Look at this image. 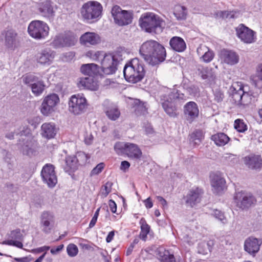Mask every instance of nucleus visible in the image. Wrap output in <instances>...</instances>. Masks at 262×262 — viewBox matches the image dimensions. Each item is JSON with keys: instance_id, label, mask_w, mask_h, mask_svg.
Here are the masks:
<instances>
[{"instance_id": "nucleus-61", "label": "nucleus", "mask_w": 262, "mask_h": 262, "mask_svg": "<svg viewBox=\"0 0 262 262\" xmlns=\"http://www.w3.org/2000/svg\"><path fill=\"white\" fill-rule=\"evenodd\" d=\"M240 15L239 11H228V18H235L238 17Z\"/></svg>"}, {"instance_id": "nucleus-56", "label": "nucleus", "mask_w": 262, "mask_h": 262, "mask_svg": "<svg viewBox=\"0 0 262 262\" xmlns=\"http://www.w3.org/2000/svg\"><path fill=\"white\" fill-rule=\"evenodd\" d=\"M50 248V247L49 246H44L39 248L32 249L30 251L33 253H39L43 251H47L49 250Z\"/></svg>"}, {"instance_id": "nucleus-14", "label": "nucleus", "mask_w": 262, "mask_h": 262, "mask_svg": "<svg viewBox=\"0 0 262 262\" xmlns=\"http://www.w3.org/2000/svg\"><path fill=\"white\" fill-rule=\"evenodd\" d=\"M59 102V98L57 94H53L46 96L43 100L40 112L44 116H48L55 111V108Z\"/></svg>"}, {"instance_id": "nucleus-34", "label": "nucleus", "mask_w": 262, "mask_h": 262, "mask_svg": "<svg viewBox=\"0 0 262 262\" xmlns=\"http://www.w3.org/2000/svg\"><path fill=\"white\" fill-rule=\"evenodd\" d=\"M105 113L108 118L113 121L117 120L120 116V112L118 106L113 103L106 107Z\"/></svg>"}, {"instance_id": "nucleus-47", "label": "nucleus", "mask_w": 262, "mask_h": 262, "mask_svg": "<svg viewBox=\"0 0 262 262\" xmlns=\"http://www.w3.org/2000/svg\"><path fill=\"white\" fill-rule=\"evenodd\" d=\"M67 251L69 256L70 257H74L77 255L78 249L75 244H70L67 246Z\"/></svg>"}, {"instance_id": "nucleus-10", "label": "nucleus", "mask_w": 262, "mask_h": 262, "mask_svg": "<svg viewBox=\"0 0 262 262\" xmlns=\"http://www.w3.org/2000/svg\"><path fill=\"white\" fill-rule=\"evenodd\" d=\"M68 104L70 112L76 115L84 113L88 106L86 98L80 94L72 95L69 99Z\"/></svg>"}, {"instance_id": "nucleus-7", "label": "nucleus", "mask_w": 262, "mask_h": 262, "mask_svg": "<svg viewBox=\"0 0 262 262\" xmlns=\"http://www.w3.org/2000/svg\"><path fill=\"white\" fill-rule=\"evenodd\" d=\"M111 15L114 23L119 26L130 24L133 19V13L131 11L122 10L117 5L114 6L111 9Z\"/></svg>"}, {"instance_id": "nucleus-8", "label": "nucleus", "mask_w": 262, "mask_h": 262, "mask_svg": "<svg viewBox=\"0 0 262 262\" xmlns=\"http://www.w3.org/2000/svg\"><path fill=\"white\" fill-rule=\"evenodd\" d=\"M21 80L25 84L31 88L35 96H40L45 89L46 85L43 81L34 74H25L22 76Z\"/></svg>"}, {"instance_id": "nucleus-1", "label": "nucleus", "mask_w": 262, "mask_h": 262, "mask_svg": "<svg viewBox=\"0 0 262 262\" xmlns=\"http://www.w3.org/2000/svg\"><path fill=\"white\" fill-rule=\"evenodd\" d=\"M139 53L145 62L152 66L163 62L166 56L165 48L158 41L152 39L142 43Z\"/></svg>"}, {"instance_id": "nucleus-48", "label": "nucleus", "mask_w": 262, "mask_h": 262, "mask_svg": "<svg viewBox=\"0 0 262 262\" xmlns=\"http://www.w3.org/2000/svg\"><path fill=\"white\" fill-rule=\"evenodd\" d=\"M10 239L13 240H20L22 241L23 238V235L21 233L19 229H16L13 231H11L9 234Z\"/></svg>"}, {"instance_id": "nucleus-49", "label": "nucleus", "mask_w": 262, "mask_h": 262, "mask_svg": "<svg viewBox=\"0 0 262 262\" xmlns=\"http://www.w3.org/2000/svg\"><path fill=\"white\" fill-rule=\"evenodd\" d=\"M20 240L7 239L4 242V244L8 246H14L23 249V244Z\"/></svg>"}, {"instance_id": "nucleus-54", "label": "nucleus", "mask_w": 262, "mask_h": 262, "mask_svg": "<svg viewBox=\"0 0 262 262\" xmlns=\"http://www.w3.org/2000/svg\"><path fill=\"white\" fill-rule=\"evenodd\" d=\"M141 224V231L149 233V226L146 224L145 220L144 219H142L140 221Z\"/></svg>"}, {"instance_id": "nucleus-18", "label": "nucleus", "mask_w": 262, "mask_h": 262, "mask_svg": "<svg viewBox=\"0 0 262 262\" xmlns=\"http://www.w3.org/2000/svg\"><path fill=\"white\" fill-rule=\"evenodd\" d=\"M261 244L262 239L250 236L245 239L244 249L249 254L254 256L259 251Z\"/></svg>"}, {"instance_id": "nucleus-23", "label": "nucleus", "mask_w": 262, "mask_h": 262, "mask_svg": "<svg viewBox=\"0 0 262 262\" xmlns=\"http://www.w3.org/2000/svg\"><path fill=\"white\" fill-rule=\"evenodd\" d=\"M55 56V52L49 49H46L39 53L37 56V61L43 65H50Z\"/></svg>"}, {"instance_id": "nucleus-2", "label": "nucleus", "mask_w": 262, "mask_h": 262, "mask_svg": "<svg viewBox=\"0 0 262 262\" xmlns=\"http://www.w3.org/2000/svg\"><path fill=\"white\" fill-rule=\"evenodd\" d=\"M142 30L151 34H160L165 28V21L158 14L153 12L142 14L139 19Z\"/></svg>"}, {"instance_id": "nucleus-32", "label": "nucleus", "mask_w": 262, "mask_h": 262, "mask_svg": "<svg viewBox=\"0 0 262 262\" xmlns=\"http://www.w3.org/2000/svg\"><path fill=\"white\" fill-rule=\"evenodd\" d=\"M142 151L138 146L134 143L128 142L126 148L125 154L129 158L139 159L141 157Z\"/></svg>"}, {"instance_id": "nucleus-52", "label": "nucleus", "mask_w": 262, "mask_h": 262, "mask_svg": "<svg viewBox=\"0 0 262 262\" xmlns=\"http://www.w3.org/2000/svg\"><path fill=\"white\" fill-rule=\"evenodd\" d=\"M104 167V164L103 163H100L94 167L91 172L90 175L91 176L97 175L100 173Z\"/></svg>"}, {"instance_id": "nucleus-38", "label": "nucleus", "mask_w": 262, "mask_h": 262, "mask_svg": "<svg viewBox=\"0 0 262 262\" xmlns=\"http://www.w3.org/2000/svg\"><path fill=\"white\" fill-rule=\"evenodd\" d=\"M252 84L259 89L262 88V64L256 68V76L252 79Z\"/></svg>"}, {"instance_id": "nucleus-12", "label": "nucleus", "mask_w": 262, "mask_h": 262, "mask_svg": "<svg viewBox=\"0 0 262 262\" xmlns=\"http://www.w3.org/2000/svg\"><path fill=\"white\" fill-rule=\"evenodd\" d=\"M103 59L101 61L102 71L105 74L114 73L117 70L118 59L116 55L112 54H103Z\"/></svg>"}, {"instance_id": "nucleus-40", "label": "nucleus", "mask_w": 262, "mask_h": 262, "mask_svg": "<svg viewBox=\"0 0 262 262\" xmlns=\"http://www.w3.org/2000/svg\"><path fill=\"white\" fill-rule=\"evenodd\" d=\"M203 138V132L201 130H196L190 135V141L195 145H199Z\"/></svg>"}, {"instance_id": "nucleus-43", "label": "nucleus", "mask_w": 262, "mask_h": 262, "mask_svg": "<svg viewBox=\"0 0 262 262\" xmlns=\"http://www.w3.org/2000/svg\"><path fill=\"white\" fill-rule=\"evenodd\" d=\"M85 55L93 61H98L100 57L103 56V52L100 51L89 50L85 53Z\"/></svg>"}, {"instance_id": "nucleus-53", "label": "nucleus", "mask_w": 262, "mask_h": 262, "mask_svg": "<svg viewBox=\"0 0 262 262\" xmlns=\"http://www.w3.org/2000/svg\"><path fill=\"white\" fill-rule=\"evenodd\" d=\"M201 77L203 79H206L212 76L211 71L208 68H203L201 71Z\"/></svg>"}, {"instance_id": "nucleus-41", "label": "nucleus", "mask_w": 262, "mask_h": 262, "mask_svg": "<svg viewBox=\"0 0 262 262\" xmlns=\"http://www.w3.org/2000/svg\"><path fill=\"white\" fill-rule=\"evenodd\" d=\"M133 107L137 115L145 114L147 112V109L144 103L138 99L134 101Z\"/></svg>"}, {"instance_id": "nucleus-24", "label": "nucleus", "mask_w": 262, "mask_h": 262, "mask_svg": "<svg viewBox=\"0 0 262 262\" xmlns=\"http://www.w3.org/2000/svg\"><path fill=\"white\" fill-rule=\"evenodd\" d=\"M199 110L197 104L193 101L187 103L184 106V114L187 119L192 122L199 116Z\"/></svg>"}, {"instance_id": "nucleus-59", "label": "nucleus", "mask_w": 262, "mask_h": 262, "mask_svg": "<svg viewBox=\"0 0 262 262\" xmlns=\"http://www.w3.org/2000/svg\"><path fill=\"white\" fill-rule=\"evenodd\" d=\"M63 247H64V246L63 244L60 245L56 248H52L51 249L50 252L52 254L56 255L61 251V250L63 248Z\"/></svg>"}, {"instance_id": "nucleus-44", "label": "nucleus", "mask_w": 262, "mask_h": 262, "mask_svg": "<svg viewBox=\"0 0 262 262\" xmlns=\"http://www.w3.org/2000/svg\"><path fill=\"white\" fill-rule=\"evenodd\" d=\"M75 156L79 165H84L90 158V157L83 151L78 152Z\"/></svg>"}, {"instance_id": "nucleus-46", "label": "nucleus", "mask_w": 262, "mask_h": 262, "mask_svg": "<svg viewBox=\"0 0 262 262\" xmlns=\"http://www.w3.org/2000/svg\"><path fill=\"white\" fill-rule=\"evenodd\" d=\"M212 215L223 224L227 223V220L225 216L224 213L219 210H214L213 211Z\"/></svg>"}, {"instance_id": "nucleus-16", "label": "nucleus", "mask_w": 262, "mask_h": 262, "mask_svg": "<svg viewBox=\"0 0 262 262\" xmlns=\"http://www.w3.org/2000/svg\"><path fill=\"white\" fill-rule=\"evenodd\" d=\"M234 199L236 206L243 209L250 207L256 202L252 194L245 192L236 193Z\"/></svg>"}, {"instance_id": "nucleus-58", "label": "nucleus", "mask_w": 262, "mask_h": 262, "mask_svg": "<svg viewBox=\"0 0 262 262\" xmlns=\"http://www.w3.org/2000/svg\"><path fill=\"white\" fill-rule=\"evenodd\" d=\"M94 137L91 134L86 133L84 137V142L86 145H91L93 141Z\"/></svg>"}, {"instance_id": "nucleus-22", "label": "nucleus", "mask_w": 262, "mask_h": 262, "mask_svg": "<svg viewBox=\"0 0 262 262\" xmlns=\"http://www.w3.org/2000/svg\"><path fill=\"white\" fill-rule=\"evenodd\" d=\"M204 192L202 188L195 187L192 188L187 195L186 203L193 207L200 202Z\"/></svg>"}, {"instance_id": "nucleus-63", "label": "nucleus", "mask_w": 262, "mask_h": 262, "mask_svg": "<svg viewBox=\"0 0 262 262\" xmlns=\"http://www.w3.org/2000/svg\"><path fill=\"white\" fill-rule=\"evenodd\" d=\"M130 166V163L127 161H123L121 163L120 169L125 171L129 168Z\"/></svg>"}, {"instance_id": "nucleus-42", "label": "nucleus", "mask_w": 262, "mask_h": 262, "mask_svg": "<svg viewBox=\"0 0 262 262\" xmlns=\"http://www.w3.org/2000/svg\"><path fill=\"white\" fill-rule=\"evenodd\" d=\"M128 142H117L114 146V150L118 155L125 154L126 148Z\"/></svg>"}, {"instance_id": "nucleus-35", "label": "nucleus", "mask_w": 262, "mask_h": 262, "mask_svg": "<svg viewBox=\"0 0 262 262\" xmlns=\"http://www.w3.org/2000/svg\"><path fill=\"white\" fill-rule=\"evenodd\" d=\"M157 252L158 258L161 262H176L174 256L163 248H159Z\"/></svg>"}, {"instance_id": "nucleus-45", "label": "nucleus", "mask_w": 262, "mask_h": 262, "mask_svg": "<svg viewBox=\"0 0 262 262\" xmlns=\"http://www.w3.org/2000/svg\"><path fill=\"white\" fill-rule=\"evenodd\" d=\"M234 128L238 132H244L247 129L246 124L243 120L236 119L234 121Z\"/></svg>"}, {"instance_id": "nucleus-30", "label": "nucleus", "mask_w": 262, "mask_h": 262, "mask_svg": "<svg viewBox=\"0 0 262 262\" xmlns=\"http://www.w3.org/2000/svg\"><path fill=\"white\" fill-rule=\"evenodd\" d=\"M244 162L249 168L251 169H258L262 167V159L260 156L251 155L246 157Z\"/></svg>"}, {"instance_id": "nucleus-28", "label": "nucleus", "mask_w": 262, "mask_h": 262, "mask_svg": "<svg viewBox=\"0 0 262 262\" xmlns=\"http://www.w3.org/2000/svg\"><path fill=\"white\" fill-rule=\"evenodd\" d=\"M77 86L81 89H85L92 91H96L98 89L97 83L94 81L93 78L90 77L79 78Z\"/></svg>"}, {"instance_id": "nucleus-19", "label": "nucleus", "mask_w": 262, "mask_h": 262, "mask_svg": "<svg viewBox=\"0 0 262 262\" xmlns=\"http://www.w3.org/2000/svg\"><path fill=\"white\" fill-rule=\"evenodd\" d=\"M80 43L86 47L95 46L101 42L100 36L94 32H86L80 37Z\"/></svg>"}, {"instance_id": "nucleus-4", "label": "nucleus", "mask_w": 262, "mask_h": 262, "mask_svg": "<svg viewBox=\"0 0 262 262\" xmlns=\"http://www.w3.org/2000/svg\"><path fill=\"white\" fill-rule=\"evenodd\" d=\"M103 7L96 1H89L84 3L81 8V15L84 20L93 23L100 18Z\"/></svg>"}, {"instance_id": "nucleus-11", "label": "nucleus", "mask_w": 262, "mask_h": 262, "mask_svg": "<svg viewBox=\"0 0 262 262\" xmlns=\"http://www.w3.org/2000/svg\"><path fill=\"white\" fill-rule=\"evenodd\" d=\"M77 41L76 36L71 32H67L56 35L51 44L55 48L74 46Z\"/></svg>"}, {"instance_id": "nucleus-26", "label": "nucleus", "mask_w": 262, "mask_h": 262, "mask_svg": "<svg viewBox=\"0 0 262 262\" xmlns=\"http://www.w3.org/2000/svg\"><path fill=\"white\" fill-rule=\"evenodd\" d=\"M41 15L49 19H53L55 16V11L50 0H46L42 2L39 8Z\"/></svg>"}, {"instance_id": "nucleus-25", "label": "nucleus", "mask_w": 262, "mask_h": 262, "mask_svg": "<svg viewBox=\"0 0 262 262\" xmlns=\"http://www.w3.org/2000/svg\"><path fill=\"white\" fill-rule=\"evenodd\" d=\"M196 52L198 55L200 56V59L204 62L209 63L214 58L213 51L205 45H200L198 48Z\"/></svg>"}, {"instance_id": "nucleus-55", "label": "nucleus", "mask_w": 262, "mask_h": 262, "mask_svg": "<svg viewBox=\"0 0 262 262\" xmlns=\"http://www.w3.org/2000/svg\"><path fill=\"white\" fill-rule=\"evenodd\" d=\"M22 152L24 155H30L33 152V150L30 146V143L24 145L22 147Z\"/></svg>"}, {"instance_id": "nucleus-29", "label": "nucleus", "mask_w": 262, "mask_h": 262, "mask_svg": "<svg viewBox=\"0 0 262 262\" xmlns=\"http://www.w3.org/2000/svg\"><path fill=\"white\" fill-rule=\"evenodd\" d=\"M5 40V44L9 48L16 47L19 42L17 33L13 30H8L6 32Z\"/></svg>"}, {"instance_id": "nucleus-5", "label": "nucleus", "mask_w": 262, "mask_h": 262, "mask_svg": "<svg viewBox=\"0 0 262 262\" xmlns=\"http://www.w3.org/2000/svg\"><path fill=\"white\" fill-rule=\"evenodd\" d=\"M234 90L232 98L235 103L239 105L247 106L251 103L252 96L247 90L248 88L241 82H235L233 85Z\"/></svg>"}, {"instance_id": "nucleus-17", "label": "nucleus", "mask_w": 262, "mask_h": 262, "mask_svg": "<svg viewBox=\"0 0 262 262\" xmlns=\"http://www.w3.org/2000/svg\"><path fill=\"white\" fill-rule=\"evenodd\" d=\"M40 219L42 231L46 234L50 233L54 224V213L49 211H45L41 213Z\"/></svg>"}, {"instance_id": "nucleus-6", "label": "nucleus", "mask_w": 262, "mask_h": 262, "mask_svg": "<svg viewBox=\"0 0 262 262\" xmlns=\"http://www.w3.org/2000/svg\"><path fill=\"white\" fill-rule=\"evenodd\" d=\"M49 27L41 20L32 21L28 27V32L30 36L36 39H42L49 35Z\"/></svg>"}, {"instance_id": "nucleus-37", "label": "nucleus", "mask_w": 262, "mask_h": 262, "mask_svg": "<svg viewBox=\"0 0 262 262\" xmlns=\"http://www.w3.org/2000/svg\"><path fill=\"white\" fill-rule=\"evenodd\" d=\"M211 139L216 145L222 146L227 144L230 139L224 133H219L212 136Z\"/></svg>"}, {"instance_id": "nucleus-21", "label": "nucleus", "mask_w": 262, "mask_h": 262, "mask_svg": "<svg viewBox=\"0 0 262 262\" xmlns=\"http://www.w3.org/2000/svg\"><path fill=\"white\" fill-rule=\"evenodd\" d=\"M220 58L222 62L229 65H234L239 61L238 54L230 50H222L220 53Z\"/></svg>"}, {"instance_id": "nucleus-20", "label": "nucleus", "mask_w": 262, "mask_h": 262, "mask_svg": "<svg viewBox=\"0 0 262 262\" xmlns=\"http://www.w3.org/2000/svg\"><path fill=\"white\" fill-rule=\"evenodd\" d=\"M210 182L214 193L220 194L224 191L226 182L221 175L212 173L210 176Z\"/></svg>"}, {"instance_id": "nucleus-62", "label": "nucleus", "mask_w": 262, "mask_h": 262, "mask_svg": "<svg viewBox=\"0 0 262 262\" xmlns=\"http://www.w3.org/2000/svg\"><path fill=\"white\" fill-rule=\"evenodd\" d=\"M109 207L113 213H116L117 210V205L112 200H110L108 202Z\"/></svg>"}, {"instance_id": "nucleus-31", "label": "nucleus", "mask_w": 262, "mask_h": 262, "mask_svg": "<svg viewBox=\"0 0 262 262\" xmlns=\"http://www.w3.org/2000/svg\"><path fill=\"white\" fill-rule=\"evenodd\" d=\"M171 48L178 52H182L186 48V45L184 39L178 36L172 37L169 41Z\"/></svg>"}, {"instance_id": "nucleus-15", "label": "nucleus", "mask_w": 262, "mask_h": 262, "mask_svg": "<svg viewBox=\"0 0 262 262\" xmlns=\"http://www.w3.org/2000/svg\"><path fill=\"white\" fill-rule=\"evenodd\" d=\"M237 37L244 42L251 43L256 41V33L252 30L241 24L236 28Z\"/></svg>"}, {"instance_id": "nucleus-13", "label": "nucleus", "mask_w": 262, "mask_h": 262, "mask_svg": "<svg viewBox=\"0 0 262 262\" xmlns=\"http://www.w3.org/2000/svg\"><path fill=\"white\" fill-rule=\"evenodd\" d=\"M41 177L43 182L50 188L54 187L57 183L55 167L51 164H47L42 167Z\"/></svg>"}, {"instance_id": "nucleus-9", "label": "nucleus", "mask_w": 262, "mask_h": 262, "mask_svg": "<svg viewBox=\"0 0 262 262\" xmlns=\"http://www.w3.org/2000/svg\"><path fill=\"white\" fill-rule=\"evenodd\" d=\"M167 91H170L168 89H166ZM175 90L173 92H167L168 95H162L161 96V101L162 107L165 112L170 117H176L177 108L174 103V99L179 98V95L178 92L174 93Z\"/></svg>"}, {"instance_id": "nucleus-39", "label": "nucleus", "mask_w": 262, "mask_h": 262, "mask_svg": "<svg viewBox=\"0 0 262 262\" xmlns=\"http://www.w3.org/2000/svg\"><path fill=\"white\" fill-rule=\"evenodd\" d=\"M173 14L178 19H184L186 18L187 15L186 8L180 5L176 6Z\"/></svg>"}, {"instance_id": "nucleus-57", "label": "nucleus", "mask_w": 262, "mask_h": 262, "mask_svg": "<svg viewBox=\"0 0 262 262\" xmlns=\"http://www.w3.org/2000/svg\"><path fill=\"white\" fill-rule=\"evenodd\" d=\"M214 99L217 102H220L221 101L224 97L223 94L221 92V91L216 90L214 93Z\"/></svg>"}, {"instance_id": "nucleus-3", "label": "nucleus", "mask_w": 262, "mask_h": 262, "mask_svg": "<svg viewBox=\"0 0 262 262\" xmlns=\"http://www.w3.org/2000/svg\"><path fill=\"white\" fill-rule=\"evenodd\" d=\"M123 73L126 80L129 82L136 83L143 78L144 70L139 60L137 58H134L126 64Z\"/></svg>"}, {"instance_id": "nucleus-60", "label": "nucleus", "mask_w": 262, "mask_h": 262, "mask_svg": "<svg viewBox=\"0 0 262 262\" xmlns=\"http://www.w3.org/2000/svg\"><path fill=\"white\" fill-rule=\"evenodd\" d=\"M14 260L18 262H30L32 261V258L31 257V256L29 255L20 258L15 257L14 258Z\"/></svg>"}, {"instance_id": "nucleus-50", "label": "nucleus", "mask_w": 262, "mask_h": 262, "mask_svg": "<svg viewBox=\"0 0 262 262\" xmlns=\"http://www.w3.org/2000/svg\"><path fill=\"white\" fill-rule=\"evenodd\" d=\"M112 185L113 184L112 182H106L105 184L101 188V194L103 195L104 197H106L108 194V193L111 192Z\"/></svg>"}, {"instance_id": "nucleus-64", "label": "nucleus", "mask_w": 262, "mask_h": 262, "mask_svg": "<svg viewBox=\"0 0 262 262\" xmlns=\"http://www.w3.org/2000/svg\"><path fill=\"white\" fill-rule=\"evenodd\" d=\"M217 15L222 18H228V11H221L217 12Z\"/></svg>"}, {"instance_id": "nucleus-51", "label": "nucleus", "mask_w": 262, "mask_h": 262, "mask_svg": "<svg viewBox=\"0 0 262 262\" xmlns=\"http://www.w3.org/2000/svg\"><path fill=\"white\" fill-rule=\"evenodd\" d=\"M28 122L34 128H36L40 122V118L39 116H33L28 119Z\"/></svg>"}, {"instance_id": "nucleus-36", "label": "nucleus", "mask_w": 262, "mask_h": 262, "mask_svg": "<svg viewBox=\"0 0 262 262\" xmlns=\"http://www.w3.org/2000/svg\"><path fill=\"white\" fill-rule=\"evenodd\" d=\"M66 166L64 169L67 172L74 171L79 166L76 157L75 156H69L66 158Z\"/></svg>"}, {"instance_id": "nucleus-33", "label": "nucleus", "mask_w": 262, "mask_h": 262, "mask_svg": "<svg viewBox=\"0 0 262 262\" xmlns=\"http://www.w3.org/2000/svg\"><path fill=\"white\" fill-rule=\"evenodd\" d=\"M80 71L83 74L91 77L99 73V68L98 66L95 63L84 64L81 66Z\"/></svg>"}, {"instance_id": "nucleus-27", "label": "nucleus", "mask_w": 262, "mask_h": 262, "mask_svg": "<svg viewBox=\"0 0 262 262\" xmlns=\"http://www.w3.org/2000/svg\"><path fill=\"white\" fill-rule=\"evenodd\" d=\"M57 132L56 126L53 123H45L41 126V135L47 139L53 138Z\"/></svg>"}]
</instances>
